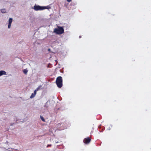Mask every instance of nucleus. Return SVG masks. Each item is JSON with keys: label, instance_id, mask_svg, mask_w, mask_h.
Instances as JSON below:
<instances>
[{"label": "nucleus", "instance_id": "423d86ee", "mask_svg": "<svg viewBox=\"0 0 151 151\" xmlns=\"http://www.w3.org/2000/svg\"><path fill=\"white\" fill-rule=\"evenodd\" d=\"M6 75V72L5 71L1 70L0 71V76Z\"/></svg>", "mask_w": 151, "mask_h": 151}, {"label": "nucleus", "instance_id": "dca6fc26", "mask_svg": "<svg viewBox=\"0 0 151 151\" xmlns=\"http://www.w3.org/2000/svg\"><path fill=\"white\" fill-rule=\"evenodd\" d=\"M107 129L108 130H110V128H107Z\"/></svg>", "mask_w": 151, "mask_h": 151}, {"label": "nucleus", "instance_id": "2eb2a0df", "mask_svg": "<svg viewBox=\"0 0 151 151\" xmlns=\"http://www.w3.org/2000/svg\"><path fill=\"white\" fill-rule=\"evenodd\" d=\"M56 143H57L58 142H55Z\"/></svg>", "mask_w": 151, "mask_h": 151}, {"label": "nucleus", "instance_id": "6e6552de", "mask_svg": "<svg viewBox=\"0 0 151 151\" xmlns=\"http://www.w3.org/2000/svg\"><path fill=\"white\" fill-rule=\"evenodd\" d=\"M28 72L27 70L24 69L23 70V72L25 74H27Z\"/></svg>", "mask_w": 151, "mask_h": 151}, {"label": "nucleus", "instance_id": "a211bd4d", "mask_svg": "<svg viewBox=\"0 0 151 151\" xmlns=\"http://www.w3.org/2000/svg\"><path fill=\"white\" fill-rule=\"evenodd\" d=\"M50 50V49H48V50Z\"/></svg>", "mask_w": 151, "mask_h": 151}, {"label": "nucleus", "instance_id": "f257e3e1", "mask_svg": "<svg viewBox=\"0 0 151 151\" xmlns=\"http://www.w3.org/2000/svg\"><path fill=\"white\" fill-rule=\"evenodd\" d=\"M54 32L57 34H61L64 33V29L62 27L58 26V28L54 29Z\"/></svg>", "mask_w": 151, "mask_h": 151}, {"label": "nucleus", "instance_id": "39448f33", "mask_svg": "<svg viewBox=\"0 0 151 151\" xmlns=\"http://www.w3.org/2000/svg\"><path fill=\"white\" fill-rule=\"evenodd\" d=\"M90 141L91 139L89 138L88 137L84 139L83 142L86 144H87L90 142Z\"/></svg>", "mask_w": 151, "mask_h": 151}, {"label": "nucleus", "instance_id": "f03ea898", "mask_svg": "<svg viewBox=\"0 0 151 151\" xmlns=\"http://www.w3.org/2000/svg\"><path fill=\"white\" fill-rule=\"evenodd\" d=\"M50 8V7L48 6H43L39 5H35L34 7L32 8L35 11H37L38 10H42L45 9H48Z\"/></svg>", "mask_w": 151, "mask_h": 151}, {"label": "nucleus", "instance_id": "0eeeda50", "mask_svg": "<svg viewBox=\"0 0 151 151\" xmlns=\"http://www.w3.org/2000/svg\"><path fill=\"white\" fill-rule=\"evenodd\" d=\"M1 11L2 13H5L7 12L6 10L4 9H1Z\"/></svg>", "mask_w": 151, "mask_h": 151}, {"label": "nucleus", "instance_id": "1a4fd4ad", "mask_svg": "<svg viewBox=\"0 0 151 151\" xmlns=\"http://www.w3.org/2000/svg\"><path fill=\"white\" fill-rule=\"evenodd\" d=\"M35 95L34 94H33V93H32L31 95L30 96V98H33Z\"/></svg>", "mask_w": 151, "mask_h": 151}, {"label": "nucleus", "instance_id": "4468645a", "mask_svg": "<svg viewBox=\"0 0 151 151\" xmlns=\"http://www.w3.org/2000/svg\"><path fill=\"white\" fill-rule=\"evenodd\" d=\"M51 146V145H49L47 146V147H48L49 146Z\"/></svg>", "mask_w": 151, "mask_h": 151}, {"label": "nucleus", "instance_id": "ddd939ff", "mask_svg": "<svg viewBox=\"0 0 151 151\" xmlns=\"http://www.w3.org/2000/svg\"><path fill=\"white\" fill-rule=\"evenodd\" d=\"M67 1L68 2H70L72 0H67Z\"/></svg>", "mask_w": 151, "mask_h": 151}, {"label": "nucleus", "instance_id": "f8f14e48", "mask_svg": "<svg viewBox=\"0 0 151 151\" xmlns=\"http://www.w3.org/2000/svg\"><path fill=\"white\" fill-rule=\"evenodd\" d=\"M37 91H36L35 90L34 91V93H33V94H34L35 95H36V92H37Z\"/></svg>", "mask_w": 151, "mask_h": 151}, {"label": "nucleus", "instance_id": "f3484780", "mask_svg": "<svg viewBox=\"0 0 151 151\" xmlns=\"http://www.w3.org/2000/svg\"><path fill=\"white\" fill-rule=\"evenodd\" d=\"M81 36H80L79 37V38H81Z\"/></svg>", "mask_w": 151, "mask_h": 151}, {"label": "nucleus", "instance_id": "9b49d317", "mask_svg": "<svg viewBox=\"0 0 151 151\" xmlns=\"http://www.w3.org/2000/svg\"><path fill=\"white\" fill-rule=\"evenodd\" d=\"M40 89V87H38L35 90L37 91H38V90Z\"/></svg>", "mask_w": 151, "mask_h": 151}, {"label": "nucleus", "instance_id": "20e7f679", "mask_svg": "<svg viewBox=\"0 0 151 151\" xmlns=\"http://www.w3.org/2000/svg\"><path fill=\"white\" fill-rule=\"evenodd\" d=\"M13 22V19L11 18H10L9 19L8 21V28L9 29H10L11 28V26Z\"/></svg>", "mask_w": 151, "mask_h": 151}, {"label": "nucleus", "instance_id": "7ed1b4c3", "mask_svg": "<svg viewBox=\"0 0 151 151\" xmlns=\"http://www.w3.org/2000/svg\"><path fill=\"white\" fill-rule=\"evenodd\" d=\"M56 83L57 86L59 88H61L63 85V79L61 76L58 77L56 79Z\"/></svg>", "mask_w": 151, "mask_h": 151}, {"label": "nucleus", "instance_id": "9d476101", "mask_svg": "<svg viewBox=\"0 0 151 151\" xmlns=\"http://www.w3.org/2000/svg\"><path fill=\"white\" fill-rule=\"evenodd\" d=\"M40 118L43 122H45V120L44 118L42 116H40Z\"/></svg>", "mask_w": 151, "mask_h": 151}]
</instances>
